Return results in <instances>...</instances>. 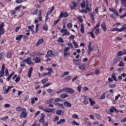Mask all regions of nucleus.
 <instances>
[{
    "instance_id": "nucleus-1",
    "label": "nucleus",
    "mask_w": 126,
    "mask_h": 126,
    "mask_svg": "<svg viewBox=\"0 0 126 126\" xmlns=\"http://www.w3.org/2000/svg\"><path fill=\"white\" fill-rule=\"evenodd\" d=\"M89 5V3L88 2V0H86V8L85 9H83L82 10V12H84L85 14L86 13H88V11H90L91 10V8L88 7Z\"/></svg>"
},
{
    "instance_id": "nucleus-2",
    "label": "nucleus",
    "mask_w": 126,
    "mask_h": 126,
    "mask_svg": "<svg viewBox=\"0 0 126 126\" xmlns=\"http://www.w3.org/2000/svg\"><path fill=\"white\" fill-rule=\"evenodd\" d=\"M126 29V27L124 26L122 27V28L119 29L118 28H113L110 30L111 32H115L116 31H117V32H123V31H125V30Z\"/></svg>"
},
{
    "instance_id": "nucleus-3",
    "label": "nucleus",
    "mask_w": 126,
    "mask_h": 126,
    "mask_svg": "<svg viewBox=\"0 0 126 126\" xmlns=\"http://www.w3.org/2000/svg\"><path fill=\"white\" fill-rule=\"evenodd\" d=\"M92 51H93V48H92V42H90L87 50L88 55H89V56L91 55V52H92Z\"/></svg>"
},
{
    "instance_id": "nucleus-4",
    "label": "nucleus",
    "mask_w": 126,
    "mask_h": 126,
    "mask_svg": "<svg viewBox=\"0 0 126 126\" xmlns=\"http://www.w3.org/2000/svg\"><path fill=\"white\" fill-rule=\"evenodd\" d=\"M3 27H4V23H1L0 24V36H1V35H3V34H4L5 31Z\"/></svg>"
},
{
    "instance_id": "nucleus-5",
    "label": "nucleus",
    "mask_w": 126,
    "mask_h": 126,
    "mask_svg": "<svg viewBox=\"0 0 126 126\" xmlns=\"http://www.w3.org/2000/svg\"><path fill=\"white\" fill-rule=\"evenodd\" d=\"M61 33H62V36H65L66 35H69L70 33L66 29H63L60 30Z\"/></svg>"
},
{
    "instance_id": "nucleus-6",
    "label": "nucleus",
    "mask_w": 126,
    "mask_h": 126,
    "mask_svg": "<svg viewBox=\"0 0 126 126\" xmlns=\"http://www.w3.org/2000/svg\"><path fill=\"white\" fill-rule=\"evenodd\" d=\"M63 92H66V93H69L70 94H73V93H74V91H73V89H70L69 88H64Z\"/></svg>"
},
{
    "instance_id": "nucleus-7",
    "label": "nucleus",
    "mask_w": 126,
    "mask_h": 126,
    "mask_svg": "<svg viewBox=\"0 0 126 126\" xmlns=\"http://www.w3.org/2000/svg\"><path fill=\"white\" fill-rule=\"evenodd\" d=\"M5 69V65L3 64L2 65V68L1 71H0V77H2L4 76V69Z\"/></svg>"
},
{
    "instance_id": "nucleus-8",
    "label": "nucleus",
    "mask_w": 126,
    "mask_h": 126,
    "mask_svg": "<svg viewBox=\"0 0 126 126\" xmlns=\"http://www.w3.org/2000/svg\"><path fill=\"white\" fill-rule=\"evenodd\" d=\"M26 117H27V111H26V109L25 108L23 109L22 113L20 115V117L25 118Z\"/></svg>"
},
{
    "instance_id": "nucleus-9",
    "label": "nucleus",
    "mask_w": 126,
    "mask_h": 126,
    "mask_svg": "<svg viewBox=\"0 0 126 126\" xmlns=\"http://www.w3.org/2000/svg\"><path fill=\"white\" fill-rule=\"evenodd\" d=\"M68 16V14L67 12H61L60 13V15H59V17L60 18H62V17H67Z\"/></svg>"
},
{
    "instance_id": "nucleus-10",
    "label": "nucleus",
    "mask_w": 126,
    "mask_h": 126,
    "mask_svg": "<svg viewBox=\"0 0 126 126\" xmlns=\"http://www.w3.org/2000/svg\"><path fill=\"white\" fill-rule=\"evenodd\" d=\"M25 61L26 62V63H27L29 65L35 64V63H33L32 62L31 58L30 57H29L25 60Z\"/></svg>"
},
{
    "instance_id": "nucleus-11",
    "label": "nucleus",
    "mask_w": 126,
    "mask_h": 126,
    "mask_svg": "<svg viewBox=\"0 0 126 126\" xmlns=\"http://www.w3.org/2000/svg\"><path fill=\"white\" fill-rule=\"evenodd\" d=\"M109 10L110 11H111V12H113V13H115L116 16H120V15H119V12H118L117 10H116V9L113 8H109Z\"/></svg>"
},
{
    "instance_id": "nucleus-12",
    "label": "nucleus",
    "mask_w": 126,
    "mask_h": 126,
    "mask_svg": "<svg viewBox=\"0 0 126 126\" xmlns=\"http://www.w3.org/2000/svg\"><path fill=\"white\" fill-rule=\"evenodd\" d=\"M121 57H116L113 60V63L114 64L118 63L120 61H121Z\"/></svg>"
},
{
    "instance_id": "nucleus-13",
    "label": "nucleus",
    "mask_w": 126,
    "mask_h": 126,
    "mask_svg": "<svg viewBox=\"0 0 126 126\" xmlns=\"http://www.w3.org/2000/svg\"><path fill=\"white\" fill-rule=\"evenodd\" d=\"M77 6V4L75 1H73L71 2V4L70 5L71 9H74Z\"/></svg>"
},
{
    "instance_id": "nucleus-14",
    "label": "nucleus",
    "mask_w": 126,
    "mask_h": 126,
    "mask_svg": "<svg viewBox=\"0 0 126 126\" xmlns=\"http://www.w3.org/2000/svg\"><path fill=\"white\" fill-rule=\"evenodd\" d=\"M83 98L84 99V101H83V104L84 105H87L88 104V98L87 96L83 95Z\"/></svg>"
},
{
    "instance_id": "nucleus-15",
    "label": "nucleus",
    "mask_w": 126,
    "mask_h": 126,
    "mask_svg": "<svg viewBox=\"0 0 126 126\" xmlns=\"http://www.w3.org/2000/svg\"><path fill=\"white\" fill-rule=\"evenodd\" d=\"M55 56V54L53 53V51L49 50L47 52V55L46 56V58H48V57H54Z\"/></svg>"
},
{
    "instance_id": "nucleus-16",
    "label": "nucleus",
    "mask_w": 126,
    "mask_h": 126,
    "mask_svg": "<svg viewBox=\"0 0 126 126\" xmlns=\"http://www.w3.org/2000/svg\"><path fill=\"white\" fill-rule=\"evenodd\" d=\"M32 72H33V67H31L29 70L28 76L29 78H31V75H32Z\"/></svg>"
},
{
    "instance_id": "nucleus-17",
    "label": "nucleus",
    "mask_w": 126,
    "mask_h": 126,
    "mask_svg": "<svg viewBox=\"0 0 126 126\" xmlns=\"http://www.w3.org/2000/svg\"><path fill=\"white\" fill-rule=\"evenodd\" d=\"M42 10H39L38 12V19L39 21H42L43 20V18H42Z\"/></svg>"
},
{
    "instance_id": "nucleus-18",
    "label": "nucleus",
    "mask_w": 126,
    "mask_h": 126,
    "mask_svg": "<svg viewBox=\"0 0 126 126\" xmlns=\"http://www.w3.org/2000/svg\"><path fill=\"white\" fill-rule=\"evenodd\" d=\"M101 27L102 29H103V31L106 32L107 31V27H106V24L105 23V22H103L101 25Z\"/></svg>"
},
{
    "instance_id": "nucleus-19",
    "label": "nucleus",
    "mask_w": 126,
    "mask_h": 126,
    "mask_svg": "<svg viewBox=\"0 0 126 126\" xmlns=\"http://www.w3.org/2000/svg\"><path fill=\"white\" fill-rule=\"evenodd\" d=\"M35 61V63H41V58L36 57L34 59H33V61Z\"/></svg>"
},
{
    "instance_id": "nucleus-20",
    "label": "nucleus",
    "mask_w": 126,
    "mask_h": 126,
    "mask_svg": "<svg viewBox=\"0 0 126 126\" xmlns=\"http://www.w3.org/2000/svg\"><path fill=\"white\" fill-rule=\"evenodd\" d=\"M39 122L40 123H44L45 122V114L44 113L41 114V118L39 119Z\"/></svg>"
},
{
    "instance_id": "nucleus-21",
    "label": "nucleus",
    "mask_w": 126,
    "mask_h": 126,
    "mask_svg": "<svg viewBox=\"0 0 126 126\" xmlns=\"http://www.w3.org/2000/svg\"><path fill=\"white\" fill-rule=\"evenodd\" d=\"M42 43H44V39L43 38L39 39L37 41V43L36 44V47H38V46H39V45H40V44H42Z\"/></svg>"
},
{
    "instance_id": "nucleus-22",
    "label": "nucleus",
    "mask_w": 126,
    "mask_h": 126,
    "mask_svg": "<svg viewBox=\"0 0 126 126\" xmlns=\"http://www.w3.org/2000/svg\"><path fill=\"white\" fill-rule=\"evenodd\" d=\"M54 9H55V6H53L51 7V10H50L47 12V15H50L53 12V11H54Z\"/></svg>"
},
{
    "instance_id": "nucleus-23",
    "label": "nucleus",
    "mask_w": 126,
    "mask_h": 126,
    "mask_svg": "<svg viewBox=\"0 0 126 126\" xmlns=\"http://www.w3.org/2000/svg\"><path fill=\"white\" fill-rule=\"evenodd\" d=\"M80 32L82 34L84 33V24L83 23H82L81 25Z\"/></svg>"
},
{
    "instance_id": "nucleus-24",
    "label": "nucleus",
    "mask_w": 126,
    "mask_h": 126,
    "mask_svg": "<svg viewBox=\"0 0 126 126\" xmlns=\"http://www.w3.org/2000/svg\"><path fill=\"white\" fill-rule=\"evenodd\" d=\"M35 101H38V97H34L32 98L31 99L32 104H35Z\"/></svg>"
},
{
    "instance_id": "nucleus-25",
    "label": "nucleus",
    "mask_w": 126,
    "mask_h": 126,
    "mask_svg": "<svg viewBox=\"0 0 126 126\" xmlns=\"http://www.w3.org/2000/svg\"><path fill=\"white\" fill-rule=\"evenodd\" d=\"M63 105L64 106H65V107H71V104H70L69 102H67V101H65L63 103Z\"/></svg>"
},
{
    "instance_id": "nucleus-26",
    "label": "nucleus",
    "mask_w": 126,
    "mask_h": 126,
    "mask_svg": "<svg viewBox=\"0 0 126 126\" xmlns=\"http://www.w3.org/2000/svg\"><path fill=\"white\" fill-rule=\"evenodd\" d=\"M85 5L86 6V0H83L82 2L81 3V7L82 8H84V7H85Z\"/></svg>"
},
{
    "instance_id": "nucleus-27",
    "label": "nucleus",
    "mask_w": 126,
    "mask_h": 126,
    "mask_svg": "<svg viewBox=\"0 0 126 126\" xmlns=\"http://www.w3.org/2000/svg\"><path fill=\"white\" fill-rule=\"evenodd\" d=\"M14 75V72H12V73H11L6 78V80L7 81H9L10 80V79L11 78V77H12V76Z\"/></svg>"
},
{
    "instance_id": "nucleus-28",
    "label": "nucleus",
    "mask_w": 126,
    "mask_h": 126,
    "mask_svg": "<svg viewBox=\"0 0 126 126\" xmlns=\"http://www.w3.org/2000/svg\"><path fill=\"white\" fill-rule=\"evenodd\" d=\"M23 37V34L19 35L16 37V40H17V41H20V40H21V39H22Z\"/></svg>"
},
{
    "instance_id": "nucleus-29",
    "label": "nucleus",
    "mask_w": 126,
    "mask_h": 126,
    "mask_svg": "<svg viewBox=\"0 0 126 126\" xmlns=\"http://www.w3.org/2000/svg\"><path fill=\"white\" fill-rule=\"evenodd\" d=\"M90 16L92 18V21L93 23L95 22V17H94V14L92 13L90 14Z\"/></svg>"
},
{
    "instance_id": "nucleus-30",
    "label": "nucleus",
    "mask_w": 126,
    "mask_h": 126,
    "mask_svg": "<svg viewBox=\"0 0 126 126\" xmlns=\"http://www.w3.org/2000/svg\"><path fill=\"white\" fill-rule=\"evenodd\" d=\"M111 77H112V78H113V79H114V80L115 81H118V80H117V77L116 76V73H113L112 74Z\"/></svg>"
},
{
    "instance_id": "nucleus-31",
    "label": "nucleus",
    "mask_w": 126,
    "mask_h": 126,
    "mask_svg": "<svg viewBox=\"0 0 126 126\" xmlns=\"http://www.w3.org/2000/svg\"><path fill=\"white\" fill-rule=\"evenodd\" d=\"M89 102L91 103V106H93V105H94V104L96 103L95 101L93 100L92 98H90L89 100Z\"/></svg>"
},
{
    "instance_id": "nucleus-32",
    "label": "nucleus",
    "mask_w": 126,
    "mask_h": 126,
    "mask_svg": "<svg viewBox=\"0 0 126 126\" xmlns=\"http://www.w3.org/2000/svg\"><path fill=\"white\" fill-rule=\"evenodd\" d=\"M43 30H44V31H48V25H47L46 23L45 24V25L43 27Z\"/></svg>"
},
{
    "instance_id": "nucleus-33",
    "label": "nucleus",
    "mask_w": 126,
    "mask_h": 126,
    "mask_svg": "<svg viewBox=\"0 0 126 126\" xmlns=\"http://www.w3.org/2000/svg\"><path fill=\"white\" fill-rule=\"evenodd\" d=\"M66 97H68V95L66 94H63L61 95V97L62 98V99H64V98H66Z\"/></svg>"
},
{
    "instance_id": "nucleus-34",
    "label": "nucleus",
    "mask_w": 126,
    "mask_h": 126,
    "mask_svg": "<svg viewBox=\"0 0 126 126\" xmlns=\"http://www.w3.org/2000/svg\"><path fill=\"white\" fill-rule=\"evenodd\" d=\"M11 57H12V54H11V52H8L7 54L6 57L8 59H10V58H11Z\"/></svg>"
},
{
    "instance_id": "nucleus-35",
    "label": "nucleus",
    "mask_w": 126,
    "mask_h": 126,
    "mask_svg": "<svg viewBox=\"0 0 126 126\" xmlns=\"http://www.w3.org/2000/svg\"><path fill=\"white\" fill-rule=\"evenodd\" d=\"M26 62L25 61V60H23L21 63V66L22 67H24L26 65Z\"/></svg>"
},
{
    "instance_id": "nucleus-36",
    "label": "nucleus",
    "mask_w": 126,
    "mask_h": 126,
    "mask_svg": "<svg viewBox=\"0 0 126 126\" xmlns=\"http://www.w3.org/2000/svg\"><path fill=\"white\" fill-rule=\"evenodd\" d=\"M85 67H86V65L85 64H83L79 66L80 69H82V70H84Z\"/></svg>"
},
{
    "instance_id": "nucleus-37",
    "label": "nucleus",
    "mask_w": 126,
    "mask_h": 126,
    "mask_svg": "<svg viewBox=\"0 0 126 126\" xmlns=\"http://www.w3.org/2000/svg\"><path fill=\"white\" fill-rule=\"evenodd\" d=\"M54 105L57 106V107H60L61 108H63V105L62 104L59 103L58 102H54Z\"/></svg>"
},
{
    "instance_id": "nucleus-38",
    "label": "nucleus",
    "mask_w": 126,
    "mask_h": 126,
    "mask_svg": "<svg viewBox=\"0 0 126 126\" xmlns=\"http://www.w3.org/2000/svg\"><path fill=\"white\" fill-rule=\"evenodd\" d=\"M61 18H60L59 17L58 19L56 21H55L54 22V24H53V25L54 26H55V25H57V24H58V23H59V22H60V21L61 20Z\"/></svg>"
},
{
    "instance_id": "nucleus-39",
    "label": "nucleus",
    "mask_w": 126,
    "mask_h": 126,
    "mask_svg": "<svg viewBox=\"0 0 126 126\" xmlns=\"http://www.w3.org/2000/svg\"><path fill=\"white\" fill-rule=\"evenodd\" d=\"M87 34H90L91 37H92V38H93V39L95 38V35H94V33L93 32H89L87 33Z\"/></svg>"
},
{
    "instance_id": "nucleus-40",
    "label": "nucleus",
    "mask_w": 126,
    "mask_h": 126,
    "mask_svg": "<svg viewBox=\"0 0 126 126\" xmlns=\"http://www.w3.org/2000/svg\"><path fill=\"white\" fill-rule=\"evenodd\" d=\"M71 79V76H67V77H65L64 80L66 82L69 81V80Z\"/></svg>"
},
{
    "instance_id": "nucleus-41",
    "label": "nucleus",
    "mask_w": 126,
    "mask_h": 126,
    "mask_svg": "<svg viewBox=\"0 0 126 126\" xmlns=\"http://www.w3.org/2000/svg\"><path fill=\"white\" fill-rule=\"evenodd\" d=\"M25 109V108H23V107L21 108V107H18L16 109V111H18V112H20V111H22H22H23V109Z\"/></svg>"
},
{
    "instance_id": "nucleus-42",
    "label": "nucleus",
    "mask_w": 126,
    "mask_h": 126,
    "mask_svg": "<svg viewBox=\"0 0 126 126\" xmlns=\"http://www.w3.org/2000/svg\"><path fill=\"white\" fill-rule=\"evenodd\" d=\"M72 126H79V124L76 122L75 121H73L71 122Z\"/></svg>"
},
{
    "instance_id": "nucleus-43",
    "label": "nucleus",
    "mask_w": 126,
    "mask_h": 126,
    "mask_svg": "<svg viewBox=\"0 0 126 126\" xmlns=\"http://www.w3.org/2000/svg\"><path fill=\"white\" fill-rule=\"evenodd\" d=\"M11 88H13V86H8L7 89L5 90V93H8V91L9 90L11 89Z\"/></svg>"
},
{
    "instance_id": "nucleus-44",
    "label": "nucleus",
    "mask_w": 126,
    "mask_h": 126,
    "mask_svg": "<svg viewBox=\"0 0 126 126\" xmlns=\"http://www.w3.org/2000/svg\"><path fill=\"white\" fill-rule=\"evenodd\" d=\"M8 119V116H5L2 118H0V121H6Z\"/></svg>"
},
{
    "instance_id": "nucleus-45",
    "label": "nucleus",
    "mask_w": 126,
    "mask_h": 126,
    "mask_svg": "<svg viewBox=\"0 0 126 126\" xmlns=\"http://www.w3.org/2000/svg\"><path fill=\"white\" fill-rule=\"evenodd\" d=\"M105 95H106V93H104L102 94V95H101V96H100V100H103V99H105Z\"/></svg>"
},
{
    "instance_id": "nucleus-46",
    "label": "nucleus",
    "mask_w": 126,
    "mask_h": 126,
    "mask_svg": "<svg viewBox=\"0 0 126 126\" xmlns=\"http://www.w3.org/2000/svg\"><path fill=\"white\" fill-rule=\"evenodd\" d=\"M32 14L33 15H36L37 13H38V10L35 9L32 11Z\"/></svg>"
},
{
    "instance_id": "nucleus-47",
    "label": "nucleus",
    "mask_w": 126,
    "mask_h": 126,
    "mask_svg": "<svg viewBox=\"0 0 126 126\" xmlns=\"http://www.w3.org/2000/svg\"><path fill=\"white\" fill-rule=\"evenodd\" d=\"M122 1V5H124V6L126 7V0H121Z\"/></svg>"
},
{
    "instance_id": "nucleus-48",
    "label": "nucleus",
    "mask_w": 126,
    "mask_h": 126,
    "mask_svg": "<svg viewBox=\"0 0 126 126\" xmlns=\"http://www.w3.org/2000/svg\"><path fill=\"white\" fill-rule=\"evenodd\" d=\"M119 66H125V64H124V62L123 61H121L119 63Z\"/></svg>"
},
{
    "instance_id": "nucleus-49",
    "label": "nucleus",
    "mask_w": 126,
    "mask_h": 126,
    "mask_svg": "<svg viewBox=\"0 0 126 126\" xmlns=\"http://www.w3.org/2000/svg\"><path fill=\"white\" fill-rule=\"evenodd\" d=\"M57 115H62V114H63V112L61 110H59L56 112Z\"/></svg>"
},
{
    "instance_id": "nucleus-50",
    "label": "nucleus",
    "mask_w": 126,
    "mask_h": 126,
    "mask_svg": "<svg viewBox=\"0 0 126 126\" xmlns=\"http://www.w3.org/2000/svg\"><path fill=\"white\" fill-rule=\"evenodd\" d=\"M65 122V120L64 119H60V121L57 123V125H60V124H62V123H64Z\"/></svg>"
},
{
    "instance_id": "nucleus-51",
    "label": "nucleus",
    "mask_w": 126,
    "mask_h": 126,
    "mask_svg": "<svg viewBox=\"0 0 126 126\" xmlns=\"http://www.w3.org/2000/svg\"><path fill=\"white\" fill-rule=\"evenodd\" d=\"M27 0H16V2L17 3H21V2H23V1H26Z\"/></svg>"
},
{
    "instance_id": "nucleus-52",
    "label": "nucleus",
    "mask_w": 126,
    "mask_h": 126,
    "mask_svg": "<svg viewBox=\"0 0 126 126\" xmlns=\"http://www.w3.org/2000/svg\"><path fill=\"white\" fill-rule=\"evenodd\" d=\"M72 27V24L71 23H69L67 24V28L70 29Z\"/></svg>"
},
{
    "instance_id": "nucleus-53",
    "label": "nucleus",
    "mask_w": 126,
    "mask_h": 126,
    "mask_svg": "<svg viewBox=\"0 0 126 126\" xmlns=\"http://www.w3.org/2000/svg\"><path fill=\"white\" fill-rule=\"evenodd\" d=\"M115 108L116 107L114 106H111V109L109 110V112H110V113H114V111H115Z\"/></svg>"
},
{
    "instance_id": "nucleus-54",
    "label": "nucleus",
    "mask_w": 126,
    "mask_h": 126,
    "mask_svg": "<svg viewBox=\"0 0 126 126\" xmlns=\"http://www.w3.org/2000/svg\"><path fill=\"white\" fill-rule=\"evenodd\" d=\"M16 83H18L20 81V77H17L15 80Z\"/></svg>"
},
{
    "instance_id": "nucleus-55",
    "label": "nucleus",
    "mask_w": 126,
    "mask_h": 126,
    "mask_svg": "<svg viewBox=\"0 0 126 126\" xmlns=\"http://www.w3.org/2000/svg\"><path fill=\"white\" fill-rule=\"evenodd\" d=\"M117 86L116 85V84H109V87L110 88H115V87H116Z\"/></svg>"
},
{
    "instance_id": "nucleus-56",
    "label": "nucleus",
    "mask_w": 126,
    "mask_h": 126,
    "mask_svg": "<svg viewBox=\"0 0 126 126\" xmlns=\"http://www.w3.org/2000/svg\"><path fill=\"white\" fill-rule=\"evenodd\" d=\"M73 44L75 48H77L78 47V45L77 44L76 42H75V40H73Z\"/></svg>"
},
{
    "instance_id": "nucleus-57",
    "label": "nucleus",
    "mask_w": 126,
    "mask_h": 126,
    "mask_svg": "<svg viewBox=\"0 0 126 126\" xmlns=\"http://www.w3.org/2000/svg\"><path fill=\"white\" fill-rule=\"evenodd\" d=\"M68 74H69V72L68 71L64 72L63 74V75L62 76V77H64L65 75H68Z\"/></svg>"
},
{
    "instance_id": "nucleus-58",
    "label": "nucleus",
    "mask_w": 126,
    "mask_h": 126,
    "mask_svg": "<svg viewBox=\"0 0 126 126\" xmlns=\"http://www.w3.org/2000/svg\"><path fill=\"white\" fill-rule=\"evenodd\" d=\"M117 56H124V54L123 52L122 51H119L118 53L117 54Z\"/></svg>"
},
{
    "instance_id": "nucleus-59",
    "label": "nucleus",
    "mask_w": 126,
    "mask_h": 126,
    "mask_svg": "<svg viewBox=\"0 0 126 126\" xmlns=\"http://www.w3.org/2000/svg\"><path fill=\"white\" fill-rule=\"evenodd\" d=\"M21 29V27L20 26L17 27L15 30V32H18V31H19V29Z\"/></svg>"
},
{
    "instance_id": "nucleus-60",
    "label": "nucleus",
    "mask_w": 126,
    "mask_h": 126,
    "mask_svg": "<svg viewBox=\"0 0 126 126\" xmlns=\"http://www.w3.org/2000/svg\"><path fill=\"white\" fill-rule=\"evenodd\" d=\"M5 76H8V75H9V73L8 72V70L7 69H5Z\"/></svg>"
},
{
    "instance_id": "nucleus-61",
    "label": "nucleus",
    "mask_w": 126,
    "mask_h": 126,
    "mask_svg": "<svg viewBox=\"0 0 126 126\" xmlns=\"http://www.w3.org/2000/svg\"><path fill=\"white\" fill-rule=\"evenodd\" d=\"M58 41L60 42V43H63V42H64L63 39V38H61V37H59L58 39Z\"/></svg>"
},
{
    "instance_id": "nucleus-62",
    "label": "nucleus",
    "mask_w": 126,
    "mask_h": 126,
    "mask_svg": "<svg viewBox=\"0 0 126 126\" xmlns=\"http://www.w3.org/2000/svg\"><path fill=\"white\" fill-rule=\"evenodd\" d=\"M117 16H117V15H115L114 14L110 15V17H111V18H117Z\"/></svg>"
},
{
    "instance_id": "nucleus-63",
    "label": "nucleus",
    "mask_w": 126,
    "mask_h": 126,
    "mask_svg": "<svg viewBox=\"0 0 126 126\" xmlns=\"http://www.w3.org/2000/svg\"><path fill=\"white\" fill-rule=\"evenodd\" d=\"M22 8V5H19L18 6H17L16 8H15V10H19V9H20V8Z\"/></svg>"
},
{
    "instance_id": "nucleus-64",
    "label": "nucleus",
    "mask_w": 126,
    "mask_h": 126,
    "mask_svg": "<svg viewBox=\"0 0 126 126\" xmlns=\"http://www.w3.org/2000/svg\"><path fill=\"white\" fill-rule=\"evenodd\" d=\"M48 81V79H44L41 81L42 84H45Z\"/></svg>"
}]
</instances>
